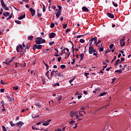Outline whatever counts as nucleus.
<instances>
[{
  "mask_svg": "<svg viewBox=\"0 0 131 131\" xmlns=\"http://www.w3.org/2000/svg\"><path fill=\"white\" fill-rule=\"evenodd\" d=\"M54 76L55 77H56V76H62L61 74H60V73H58V71H55V69L51 72L50 78H52Z\"/></svg>",
  "mask_w": 131,
  "mask_h": 131,
  "instance_id": "f257e3e1",
  "label": "nucleus"
},
{
  "mask_svg": "<svg viewBox=\"0 0 131 131\" xmlns=\"http://www.w3.org/2000/svg\"><path fill=\"white\" fill-rule=\"evenodd\" d=\"M35 42L37 45H40V43H45L46 42V39H42L41 37H37Z\"/></svg>",
  "mask_w": 131,
  "mask_h": 131,
  "instance_id": "f03ea898",
  "label": "nucleus"
},
{
  "mask_svg": "<svg viewBox=\"0 0 131 131\" xmlns=\"http://www.w3.org/2000/svg\"><path fill=\"white\" fill-rule=\"evenodd\" d=\"M1 6L5 11H9V7H7L6 6V4H5V2H4V0H1Z\"/></svg>",
  "mask_w": 131,
  "mask_h": 131,
  "instance_id": "7ed1b4c3",
  "label": "nucleus"
},
{
  "mask_svg": "<svg viewBox=\"0 0 131 131\" xmlns=\"http://www.w3.org/2000/svg\"><path fill=\"white\" fill-rule=\"evenodd\" d=\"M16 51L17 53H22L23 52V46L21 45H19L16 47Z\"/></svg>",
  "mask_w": 131,
  "mask_h": 131,
  "instance_id": "20e7f679",
  "label": "nucleus"
},
{
  "mask_svg": "<svg viewBox=\"0 0 131 131\" xmlns=\"http://www.w3.org/2000/svg\"><path fill=\"white\" fill-rule=\"evenodd\" d=\"M36 49L37 50H41V49H42V45H37V44L36 43V45L33 46V50L35 51Z\"/></svg>",
  "mask_w": 131,
  "mask_h": 131,
  "instance_id": "39448f33",
  "label": "nucleus"
},
{
  "mask_svg": "<svg viewBox=\"0 0 131 131\" xmlns=\"http://www.w3.org/2000/svg\"><path fill=\"white\" fill-rule=\"evenodd\" d=\"M89 53L91 55L93 54V52L94 51V47H93V45L92 44H89Z\"/></svg>",
  "mask_w": 131,
  "mask_h": 131,
  "instance_id": "423d86ee",
  "label": "nucleus"
},
{
  "mask_svg": "<svg viewBox=\"0 0 131 131\" xmlns=\"http://www.w3.org/2000/svg\"><path fill=\"white\" fill-rule=\"evenodd\" d=\"M2 63L3 64H6V66H10V63H11V62L10 61V59L7 58Z\"/></svg>",
  "mask_w": 131,
  "mask_h": 131,
  "instance_id": "0eeeda50",
  "label": "nucleus"
},
{
  "mask_svg": "<svg viewBox=\"0 0 131 131\" xmlns=\"http://www.w3.org/2000/svg\"><path fill=\"white\" fill-rule=\"evenodd\" d=\"M29 11L31 12L32 17H33V16L35 15V10L33 9L32 8H30Z\"/></svg>",
  "mask_w": 131,
  "mask_h": 131,
  "instance_id": "6e6552de",
  "label": "nucleus"
},
{
  "mask_svg": "<svg viewBox=\"0 0 131 131\" xmlns=\"http://www.w3.org/2000/svg\"><path fill=\"white\" fill-rule=\"evenodd\" d=\"M97 37H94L91 38V39L90 40V45H93V41H95L96 42L97 41Z\"/></svg>",
  "mask_w": 131,
  "mask_h": 131,
  "instance_id": "1a4fd4ad",
  "label": "nucleus"
},
{
  "mask_svg": "<svg viewBox=\"0 0 131 131\" xmlns=\"http://www.w3.org/2000/svg\"><path fill=\"white\" fill-rule=\"evenodd\" d=\"M56 33H51L49 34V38H54L56 36Z\"/></svg>",
  "mask_w": 131,
  "mask_h": 131,
  "instance_id": "9d476101",
  "label": "nucleus"
},
{
  "mask_svg": "<svg viewBox=\"0 0 131 131\" xmlns=\"http://www.w3.org/2000/svg\"><path fill=\"white\" fill-rule=\"evenodd\" d=\"M121 47H124L125 46V41H124V39H121L120 40Z\"/></svg>",
  "mask_w": 131,
  "mask_h": 131,
  "instance_id": "9b49d317",
  "label": "nucleus"
},
{
  "mask_svg": "<svg viewBox=\"0 0 131 131\" xmlns=\"http://www.w3.org/2000/svg\"><path fill=\"white\" fill-rule=\"evenodd\" d=\"M106 15L110 18H111L112 19H114V15L113 14L107 12Z\"/></svg>",
  "mask_w": 131,
  "mask_h": 131,
  "instance_id": "f8f14e48",
  "label": "nucleus"
},
{
  "mask_svg": "<svg viewBox=\"0 0 131 131\" xmlns=\"http://www.w3.org/2000/svg\"><path fill=\"white\" fill-rule=\"evenodd\" d=\"M52 121V120L50 119L49 120H48L47 122H45V123H43L42 125L45 126H47L50 124V122Z\"/></svg>",
  "mask_w": 131,
  "mask_h": 131,
  "instance_id": "ddd939ff",
  "label": "nucleus"
},
{
  "mask_svg": "<svg viewBox=\"0 0 131 131\" xmlns=\"http://www.w3.org/2000/svg\"><path fill=\"white\" fill-rule=\"evenodd\" d=\"M24 124V123L23 122L19 121V122H17L16 123V125L18 126V127H22V126Z\"/></svg>",
  "mask_w": 131,
  "mask_h": 131,
  "instance_id": "4468645a",
  "label": "nucleus"
},
{
  "mask_svg": "<svg viewBox=\"0 0 131 131\" xmlns=\"http://www.w3.org/2000/svg\"><path fill=\"white\" fill-rule=\"evenodd\" d=\"M6 98L9 100L10 101H13L15 99H14V97H10V95H8L6 96Z\"/></svg>",
  "mask_w": 131,
  "mask_h": 131,
  "instance_id": "2eb2a0df",
  "label": "nucleus"
},
{
  "mask_svg": "<svg viewBox=\"0 0 131 131\" xmlns=\"http://www.w3.org/2000/svg\"><path fill=\"white\" fill-rule=\"evenodd\" d=\"M76 112L77 111H72L70 113V115H71V117H73L74 116H75L76 114Z\"/></svg>",
  "mask_w": 131,
  "mask_h": 131,
  "instance_id": "dca6fc26",
  "label": "nucleus"
},
{
  "mask_svg": "<svg viewBox=\"0 0 131 131\" xmlns=\"http://www.w3.org/2000/svg\"><path fill=\"white\" fill-rule=\"evenodd\" d=\"M55 51H56V52L55 53L54 56L55 57H59V56H60L59 55H58V53H59V50H58V49H57V48H55Z\"/></svg>",
  "mask_w": 131,
  "mask_h": 131,
  "instance_id": "f3484780",
  "label": "nucleus"
},
{
  "mask_svg": "<svg viewBox=\"0 0 131 131\" xmlns=\"http://www.w3.org/2000/svg\"><path fill=\"white\" fill-rule=\"evenodd\" d=\"M60 15H61V11L58 10L56 14V17L59 18V17H60Z\"/></svg>",
  "mask_w": 131,
  "mask_h": 131,
  "instance_id": "a211bd4d",
  "label": "nucleus"
},
{
  "mask_svg": "<svg viewBox=\"0 0 131 131\" xmlns=\"http://www.w3.org/2000/svg\"><path fill=\"white\" fill-rule=\"evenodd\" d=\"M82 11H84V12H89L90 10H89V8L85 7H83L82 8Z\"/></svg>",
  "mask_w": 131,
  "mask_h": 131,
  "instance_id": "6ab92c4d",
  "label": "nucleus"
},
{
  "mask_svg": "<svg viewBox=\"0 0 131 131\" xmlns=\"http://www.w3.org/2000/svg\"><path fill=\"white\" fill-rule=\"evenodd\" d=\"M26 16V14H25V13L24 14V15H20V16L18 17V20H22V19L25 18Z\"/></svg>",
  "mask_w": 131,
  "mask_h": 131,
  "instance_id": "aec40b11",
  "label": "nucleus"
},
{
  "mask_svg": "<svg viewBox=\"0 0 131 131\" xmlns=\"http://www.w3.org/2000/svg\"><path fill=\"white\" fill-rule=\"evenodd\" d=\"M115 72L118 73L119 74H121V73H122V71L121 70H117Z\"/></svg>",
  "mask_w": 131,
  "mask_h": 131,
  "instance_id": "412c9836",
  "label": "nucleus"
},
{
  "mask_svg": "<svg viewBox=\"0 0 131 131\" xmlns=\"http://www.w3.org/2000/svg\"><path fill=\"white\" fill-rule=\"evenodd\" d=\"M62 99V97L60 96L59 97H58V98L57 99V103L58 104H61V100Z\"/></svg>",
  "mask_w": 131,
  "mask_h": 131,
  "instance_id": "4be33fe9",
  "label": "nucleus"
},
{
  "mask_svg": "<svg viewBox=\"0 0 131 131\" xmlns=\"http://www.w3.org/2000/svg\"><path fill=\"white\" fill-rule=\"evenodd\" d=\"M80 61H82V59H83V57H84V54L81 53L80 55Z\"/></svg>",
  "mask_w": 131,
  "mask_h": 131,
  "instance_id": "5701e85b",
  "label": "nucleus"
},
{
  "mask_svg": "<svg viewBox=\"0 0 131 131\" xmlns=\"http://www.w3.org/2000/svg\"><path fill=\"white\" fill-rule=\"evenodd\" d=\"M10 12H6V13H3V16H4V17H7V16H10Z\"/></svg>",
  "mask_w": 131,
  "mask_h": 131,
  "instance_id": "b1692460",
  "label": "nucleus"
},
{
  "mask_svg": "<svg viewBox=\"0 0 131 131\" xmlns=\"http://www.w3.org/2000/svg\"><path fill=\"white\" fill-rule=\"evenodd\" d=\"M105 95H107V92H103L100 94L99 97H103V96H105Z\"/></svg>",
  "mask_w": 131,
  "mask_h": 131,
  "instance_id": "393cba45",
  "label": "nucleus"
},
{
  "mask_svg": "<svg viewBox=\"0 0 131 131\" xmlns=\"http://www.w3.org/2000/svg\"><path fill=\"white\" fill-rule=\"evenodd\" d=\"M74 79H75V78H72L71 80H69V82H70V83L72 85H73V84H72V82H73V81L74 80Z\"/></svg>",
  "mask_w": 131,
  "mask_h": 131,
  "instance_id": "a878e982",
  "label": "nucleus"
},
{
  "mask_svg": "<svg viewBox=\"0 0 131 131\" xmlns=\"http://www.w3.org/2000/svg\"><path fill=\"white\" fill-rule=\"evenodd\" d=\"M49 73H50V71H48L46 73V75L47 77H48V79H51V78H50V76H49Z\"/></svg>",
  "mask_w": 131,
  "mask_h": 131,
  "instance_id": "bb28decb",
  "label": "nucleus"
},
{
  "mask_svg": "<svg viewBox=\"0 0 131 131\" xmlns=\"http://www.w3.org/2000/svg\"><path fill=\"white\" fill-rule=\"evenodd\" d=\"M35 106L38 108H41V105H40V103H36Z\"/></svg>",
  "mask_w": 131,
  "mask_h": 131,
  "instance_id": "cd10ccee",
  "label": "nucleus"
},
{
  "mask_svg": "<svg viewBox=\"0 0 131 131\" xmlns=\"http://www.w3.org/2000/svg\"><path fill=\"white\" fill-rule=\"evenodd\" d=\"M30 49V45L29 43H27L26 47V50H29Z\"/></svg>",
  "mask_w": 131,
  "mask_h": 131,
  "instance_id": "c85d7f7f",
  "label": "nucleus"
},
{
  "mask_svg": "<svg viewBox=\"0 0 131 131\" xmlns=\"http://www.w3.org/2000/svg\"><path fill=\"white\" fill-rule=\"evenodd\" d=\"M33 38V36H32V35L29 36L28 37V40H32Z\"/></svg>",
  "mask_w": 131,
  "mask_h": 131,
  "instance_id": "c756f323",
  "label": "nucleus"
},
{
  "mask_svg": "<svg viewBox=\"0 0 131 131\" xmlns=\"http://www.w3.org/2000/svg\"><path fill=\"white\" fill-rule=\"evenodd\" d=\"M42 123H43V121H41L40 122H37L36 124V125H40Z\"/></svg>",
  "mask_w": 131,
  "mask_h": 131,
  "instance_id": "7c9ffc66",
  "label": "nucleus"
},
{
  "mask_svg": "<svg viewBox=\"0 0 131 131\" xmlns=\"http://www.w3.org/2000/svg\"><path fill=\"white\" fill-rule=\"evenodd\" d=\"M60 68H61L62 69H65V68H66V66L64 64H61L60 66Z\"/></svg>",
  "mask_w": 131,
  "mask_h": 131,
  "instance_id": "2f4dec72",
  "label": "nucleus"
},
{
  "mask_svg": "<svg viewBox=\"0 0 131 131\" xmlns=\"http://www.w3.org/2000/svg\"><path fill=\"white\" fill-rule=\"evenodd\" d=\"M55 27V24L52 23L50 25L51 28H54Z\"/></svg>",
  "mask_w": 131,
  "mask_h": 131,
  "instance_id": "473e14b6",
  "label": "nucleus"
},
{
  "mask_svg": "<svg viewBox=\"0 0 131 131\" xmlns=\"http://www.w3.org/2000/svg\"><path fill=\"white\" fill-rule=\"evenodd\" d=\"M84 75L85 76H86V78H89V76H88V75H90V73H84Z\"/></svg>",
  "mask_w": 131,
  "mask_h": 131,
  "instance_id": "72a5a7b5",
  "label": "nucleus"
},
{
  "mask_svg": "<svg viewBox=\"0 0 131 131\" xmlns=\"http://www.w3.org/2000/svg\"><path fill=\"white\" fill-rule=\"evenodd\" d=\"M10 124L11 125V126H15V124L13 123L12 121L10 122Z\"/></svg>",
  "mask_w": 131,
  "mask_h": 131,
  "instance_id": "f704fd0d",
  "label": "nucleus"
},
{
  "mask_svg": "<svg viewBox=\"0 0 131 131\" xmlns=\"http://www.w3.org/2000/svg\"><path fill=\"white\" fill-rule=\"evenodd\" d=\"M53 86H59L60 85V84L59 83H56L53 84Z\"/></svg>",
  "mask_w": 131,
  "mask_h": 131,
  "instance_id": "c9c22d12",
  "label": "nucleus"
},
{
  "mask_svg": "<svg viewBox=\"0 0 131 131\" xmlns=\"http://www.w3.org/2000/svg\"><path fill=\"white\" fill-rule=\"evenodd\" d=\"M65 50H66V51H67V52L66 53V54H67L68 53H69V49L67 48H64L63 51H65Z\"/></svg>",
  "mask_w": 131,
  "mask_h": 131,
  "instance_id": "e433bc0d",
  "label": "nucleus"
},
{
  "mask_svg": "<svg viewBox=\"0 0 131 131\" xmlns=\"http://www.w3.org/2000/svg\"><path fill=\"white\" fill-rule=\"evenodd\" d=\"M18 89H19V88L18 87V86H16L15 87H13V90L14 91H18Z\"/></svg>",
  "mask_w": 131,
  "mask_h": 131,
  "instance_id": "4c0bfd02",
  "label": "nucleus"
},
{
  "mask_svg": "<svg viewBox=\"0 0 131 131\" xmlns=\"http://www.w3.org/2000/svg\"><path fill=\"white\" fill-rule=\"evenodd\" d=\"M85 42V41L84 40V39H80V42H81V43H83Z\"/></svg>",
  "mask_w": 131,
  "mask_h": 131,
  "instance_id": "58836bf2",
  "label": "nucleus"
},
{
  "mask_svg": "<svg viewBox=\"0 0 131 131\" xmlns=\"http://www.w3.org/2000/svg\"><path fill=\"white\" fill-rule=\"evenodd\" d=\"M57 7H58V9H59L58 10L60 11V12H61V11H62V6H59V5H58V6H57Z\"/></svg>",
  "mask_w": 131,
  "mask_h": 131,
  "instance_id": "ea45409f",
  "label": "nucleus"
},
{
  "mask_svg": "<svg viewBox=\"0 0 131 131\" xmlns=\"http://www.w3.org/2000/svg\"><path fill=\"white\" fill-rule=\"evenodd\" d=\"M112 4L113 6H114V7H118V5L117 4H115L114 2H112Z\"/></svg>",
  "mask_w": 131,
  "mask_h": 131,
  "instance_id": "a19ab883",
  "label": "nucleus"
},
{
  "mask_svg": "<svg viewBox=\"0 0 131 131\" xmlns=\"http://www.w3.org/2000/svg\"><path fill=\"white\" fill-rule=\"evenodd\" d=\"M41 80L42 81V83L43 84L45 83V77H43V76H41Z\"/></svg>",
  "mask_w": 131,
  "mask_h": 131,
  "instance_id": "79ce46f5",
  "label": "nucleus"
},
{
  "mask_svg": "<svg viewBox=\"0 0 131 131\" xmlns=\"http://www.w3.org/2000/svg\"><path fill=\"white\" fill-rule=\"evenodd\" d=\"M63 29H66V28H67V24H63Z\"/></svg>",
  "mask_w": 131,
  "mask_h": 131,
  "instance_id": "37998d69",
  "label": "nucleus"
},
{
  "mask_svg": "<svg viewBox=\"0 0 131 131\" xmlns=\"http://www.w3.org/2000/svg\"><path fill=\"white\" fill-rule=\"evenodd\" d=\"M99 52H104V48L103 47L100 48Z\"/></svg>",
  "mask_w": 131,
  "mask_h": 131,
  "instance_id": "c03bdc74",
  "label": "nucleus"
},
{
  "mask_svg": "<svg viewBox=\"0 0 131 131\" xmlns=\"http://www.w3.org/2000/svg\"><path fill=\"white\" fill-rule=\"evenodd\" d=\"M78 124V123H76L75 125V126H74L73 127V128H74V129H76V128H77V125Z\"/></svg>",
  "mask_w": 131,
  "mask_h": 131,
  "instance_id": "a18cd8bd",
  "label": "nucleus"
},
{
  "mask_svg": "<svg viewBox=\"0 0 131 131\" xmlns=\"http://www.w3.org/2000/svg\"><path fill=\"white\" fill-rule=\"evenodd\" d=\"M54 44H55V41H52L49 42L50 46H53V45H54Z\"/></svg>",
  "mask_w": 131,
  "mask_h": 131,
  "instance_id": "49530a36",
  "label": "nucleus"
},
{
  "mask_svg": "<svg viewBox=\"0 0 131 131\" xmlns=\"http://www.w3.org/2000/svg\"><path fill=\"white\" fill-rule=\"evenodd\" d=\"M2 129L3 131H7V128H6L5 126H2Z\"/></svg>",
  "mask_w": 131,
  "mask_h": 131,
  "instance_id": "de8ad7c7",
  "label": "nucleus"
},
{
  "mask_svg": "<svg viewBox=\"0 0 131 131\" xmlns=\"http://www.w3.org/2000/svg\"><path fill=\"white\" fill-rule=\"evenodd\" d=\"M15 22L17 24H21V21H20V20H15Z\"/></svg>",
  "mask_w": 131,
  "mask_h": 131,
  "instance_id": "09e8293b",
  "label": "nucleus"
},
{
  "mask_svg": "<svg viewBox=\"0 0 131 131\" xmlns=\"http://www.w3.org/2000/svg\"><path fill=\"white\" fill-rule=\"evenodd\" d=\"M70 124H73V123H75V121L72 120L69 122Z\"/></svg>",
  "mask_w": 131,
  "mask_h": 131,
  "instance_id": "8fccbe9b",
  "label": "nucleus"
},
{
  "mask_svg": "<svg viewBox=\"0 0 131 131\" xmlns=\"http://www.w3.org/2000/svg\"><path fill=\"white\" fill-rule=\"evenodd\" d=\"M43 6V12H46V6L44 5V4H42Z\"/></svg>",
  "mask_w": 131,
  "mask_h": 131,
  "instance_id": "3c124183",
  "label": "nucleus"
},
{
  "mask_svg": "<svg viewBox=\"0 0 131 131\" xmlns=\"http://www.w3.org/2000/svg\"><path fill=\"white\" fill-rule=\"evenodd\" d=\"M75 116L76 117V119L78 118V117H79V115H78V113L77 112H76V113Z\"/></svg>",
  "mask_w": 131,
  "mask_h": 131,
  "instance_id": "603ef678",
  "label": "nucleus"
},
{
  "mask_svg": "<svg viewBox=\"0 0 131 131\" xmlns=\"http://www.w3.org/2000/svg\"><path fill=\"white\" fill-rule=\"evenodd\" d=\"M61 60H62V57H58L57 59L58 62H61Z\"/></svg>",
  "mask_w": 131,
  "mask_h": 131,
  "instance_id": "864d4df0",
  "label": "nucleus"
},
{
  "mask_svg": "<svg viewBox=\"0 0 131 131\" xmlns=\"http://www.w3.org/2000/svg\"><path fill=\"white\" fill-rule=\"evenodd\" d=\"M83 36H84V35H78L77 38H80V37H82Z\"/></svg>",
  "mask_w": 131,
  "mask_h": 131,
  "instance_id": "5fc2aeb1",
  "label": "nucleus"
},
{
  "mask_svg": "<svg viewBox=\"0 0 131 131\" xmlns=\"http://www.w3.org/2000/svg\"><path fill=\"white\" fill-rule=\"evenodd\" d=\"M1 84H3V85L6 84V83L3 80H1Z\"/></svg>",
  "mask_w": 131,
  "mask_h": 131,
  "instance_id": "6e6d98bb",
  "label": "nucleus"
},
{
  "mask_svg": "<svg viewBox=\"0 0 131 131\" xmlns=\"http://www.w3.org/2000/svg\"><path fill=\"white\" fill-rule=\"evenodd\" d=\"M32 129L39 130V129L36 128V127L35 126H33L32 127Z\"/></svg>",
  "mask_w": 131,
  "mask_h": 131,
  "instance_id": "4d7b16f0",
  "label": "nucleus"
},
{
  "mask_svg": "<svg viewBox=\"0 0 131 131\" xmlns=\"http://www.w3.org/2000/svg\"><path fill=\"white\" fill-rule=\"evenodd\" d=\"M113 47H114V44L112 43L111 45H110V49H112L113 48Z\"/></svg>",
  "mask_w": 131,
  "mask_h": 131,
  "instance_id": "13d9d810",
  "label": "nucleus"
},
{
  "mask_svg": "<svg viewBox=\"0 0 131 131\" xmlns=\"http://www.w3.org/2000/svg\"><path fill=\"white\" fill-rule=\"evenodd\" d=\"M115 80H116V78L115 77L114 78L112 79V83H114Z\"/></svg>",
  "mask_w": 131,
  "mask_h": 131,
  "instance_id": "bf43d9fd",
  "label": "nucleus"
},
{
  "mask_svg": "<svg viewBox=\"0 0 131 131\" xmlns=\"http://www.w3.org/2000/svg\"><path fill=\"white\" fill-rule=\"evenodd\" d=\"M108 66V64H106V66L103 67L102 70H105V68H107V67Z\"/></svg>",
  "mask_w": 131,
  "mask_h": 131,
  "instance_id": "052dcab7",
  "label": "nucleus"
},
{
  "mask_svg": "<svg viewBox=\"0 0 131 131\" xmlns=\"http://www.w3.org/2000/svg\"><path fill=\"white\" fill-rule=\"evenodd\" d=\"M82 96L80 94H78V99L79 100Z\"/></svg>",
  "mask_w": 131,
  "mask_h": 131,
  "instance_id": "680f3d73",
  "label": "nucleus"
},
{
  "mask_svg": "<svg viewBox=\"0 0 131 131\" xmlns=\"http://www.w3.org/2000/svg\"><path fill=\"white\" fill-rule=\"evenodd\" d=\"M101 40L99 39L97 41V43H96V46H98L99 45V43H100V42H101Z\"/></svg>",
  "mask_w": 131,
  "mask_h": 131,
  "instance_id": "e2e57ef3",
  "label": "nucleus"
},
{
  "mask_svg": "<svg viewBox=\"0 0 131 131\" xmlns=\"http://www.w3.org/2000/svg\"><path fill=\"white\" fill-rule=\"evenodd\" d=\"M2 111H4V112L6 111V108H5V105L3 106Z\"/></svg>",
  "mask_w": 131,
  "mask_h": 131,
  "instance_id": "0e129e2a",
  "label": "nucleus"
},
{
  "mask_svg": "<svg viewBox=\"0 0 131 131\" xmlns=\"http://www.w3.org/2000/svg\"><path fill=\"white\" fill-rule=\"evenodd\" d=\"M93 56H98V52H96V53H93Z\"/></svg>",
  "mask_w": 131,
  "mask_h": 131,
  "instance_id": "69168bd1",
  "label": "nucleus"
},
{
  "mask_svg": "<svg viewBox=\"0 0 131 131\" xmlns=\"http://www.w3.org/2000/svg\"><path fill=\"white\" fill-rule=\"evenodd\" d=\"M118 64H119V62H118L117 61H115L114 66H117V65H118Z\"/></svg>",
  "mask_w": 131,
  "mask_h": 131,
  "instance_id": "338daca9",
  "label": "nucleus"
},
{
  "mask_svg": "<svg viewBox=\"0 0 131 131\" xmlns=\"http://www.w3.org/2000/svg\"><path fill=\"white\" fill-rule=\"evenodd\" d=\"M0 91L1 93H4V92H5V89H2Z\"/></svg>",
  "mask_w": 131,
  "mask_h": 131,
  "instance_id": "774afa93",
  "label": "nucleus"
}]
</instances>
